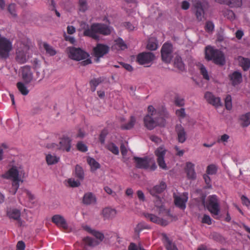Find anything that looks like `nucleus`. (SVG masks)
<instances>
[{
	"instance_id": "nucleus-6",
	"label": "nucleus",
	"mask_w": 250,
	"mask_h": 250,
	"mask_svg": "<svg viewBox=\"0 0 250 250\" xmlns=\"http://www.w3.org/2000/svg\"><path fill=\"white\" fill-rule=\"evenodd\" d=\"M66 51L69 58L76 60L80 61L88 57V54L80 48L69 47L66 48Z\"/></svg>"
},
{
	"instance_id": "nucleus-50",
	"label": "nucleus",
	"mask_w": 250,
	"mask_h": 250,
	"mask_svg": "<svg viewBox=\"0 0 250 250\" xmlns=\"http://www.w3.org/2000/svg\"><path fill=\"white\" fill-rule=\"evenodd\" d=\"M79 10L80 11L84 12L87 9V3L86 0H79Z\"/></svg>"
},
{
	"instance_id": "nucleus-51",
	"label": "nucleus",
	"mask_w": 250,
	"mask_h": 250,
	"mask_svg": "<svg viewBox=\"0 0 250 250\" xmlns=\"http://www.w3.org/2000/svg\"><path fill=\"white\" fill-rule=\"evenodd\" d=\"M116 44L122 50L126 48L127 46L124 41L121 38H118L115 40Z\"/></svg>"
},
{
	"instance_id": "nucleus-24",
	"label": "nucleus",
	"mask_w": 250,
	"mask_h": 250,
	"mask_svg": "<svg viewBox=\"0 0 250 250\" xmlns=\"http://www.w3.org/2000/svg\"><path fill=\"white\" fill-rule=\"evenodd\" d=\"M229 78L233 85L235 86L240 83L242 82L241 73L239 71H234L229 75Z\"/></svg>"
},
{
	"instance_id": "nucleus-2",
	"label": "nucleus",
	"mask_w": 250,
	"mask_h": 250,
	"mask_svg": "<svg viewBox=\"0 0 250 250\" xmlns=\"http://www.w3.org/2000/svg\"><path fill=\"white\" fill-rule=\"evenodd\" d=\"M206 59L208 61L213 60L218 65H223L225 63V58L223 52L210 46L206 48Z\"/></svg>"
},
{
	"instance_id": "nucleus-38",
	"label": "nucleus",
	"mask_w": 250,
	"mask_h": 250,
	"mask_svg": "<svg viewBox=\"0 0 250 250\" xmlns=\"http://www.w3.org/2000/svg\"><path fill=\"white\" fill-rule=\"evenodd\" d=\"M174 66L181 71L185 69V65L181 58L179 56H176L174 59Z\"/></svg>"
},
{
	"instance_id": "nucleus-62",
	"label": "nucleus",
	"mask_w": 250,
	"mask_h": 250,
	"mask_svg": "<svg viewBox=\"0 0 250 250\" xmlns=\"http://www.w3.org/2000/svg\"><path fill=\"white\" fill-rule=\"evenodd\" d=\"M124 26L129 31H133L134 26L129 22H125L123 23Z\"/></svg>"
},
{
	"instance_id": "nucleus-35",
	"label": "nucleus",
	"mask_w": 250,
	"mask_h": 250,
	"mask_svg": "<svg viewBox=\"0 0 250 250\" xmlns=\"http://www.w3.org/2000/svg\"><path fill=\"white\" fill-rule=\"evenodd\" d=\"M7 215L10 218L18 220L20 218V211L17 209H10L7 211Z\"/></svg>"
},
{
	"instance_id": "nucleus-41",
	"label": "nucleus",
	"mask_w": 250,
	"mask_h": 250,
	"mask_svg": "<svg viewBox=\"0 0 250 250\" xmlns=\"http://www.w3.org/2000/svg\"><path fill=\"white\" fill-rule=\"evenodd\" d=\"M106 148L115 155H118L119 151L117 146L113 143H108L106 146Z\"/></svg>"
},
{
	"instance_id": "nucleus-7",
	"label": "nucleus",
	"mask_w": 250,
	"mask_h": 250,
	"mask_svg": "<svg viewBox=\"0 0 250 250\" xmlns=\"http://www.w3.org/2000/svg\"><path fill=\"white\" fill-rule=\"evenodd\" d=\"M93 55L95 57V61L98 62L100 61V58L103 57L104 55L107 54L109 51V47L107 45L98 43L97 45L93 48Z\"/></svg>"
},
{
	"instance_id": "nucleus-56",
	"label": "nucleus",
	"mask_w": 250,
	"mask_h": 250,
	"mask_svg": "<svg viewBox=\"0 0 250 250\" xmlns=\"http://www.w3.org/2000/svg\"><path fill=\"white\" fill-rule=\"evenodd\" d=\"M77 146L78 149L82 152H85L87 150L86 146L82 142L78 143Z\"/></svg>"
},
{
	"instance_id": "nucleus-8",
	"label": "nucleus",
	"mask_w": 250,
	"mask_h": 250,
	"mask_svg": "<svg viewBox=\"0 0 250 250\" xmlns=\"http://www.w3.org/2000/svg\"><path fill=\"white\" fill-rule=\"evenodd\" d=\"M161 57L163 62L169 63L172 58V46L171 44H164L161 49Z\"/></svg>"
},
{
	"instance_id": "nucleus-64",
	"label": "nucleus",
	"mask_w": 250,
	"mask_h": 250,
	"mask_svg": "<svg viewBox=\"0 0 250 250\" xmlns=\"http://www.w3.org/2000/svg\"><path fill=\"white\" fill-rule=\"evenodd\" d=\"M140 247L141 246H139V248H138L135 243H131L128 247V250H140Z\"/></svg>"
},
{
	"instance_id": "nucleus-9",
	"label": "nucleus",
	"mask_w": 250,
	"mask_h": 250,
	"mask_svg": "<svg viewBox=\"0 0 250 250\" xmlns=\"http://www.w3.org/2000/svg\"><path fill=\"white\" fill-rule=\"evenodd\" d=\"M204 7L205 4L199 0L195 1L193 4V11L198 21H201L205 18Z\"/></svg>"
},
{
	"instance_id": "nucleus-57",
	"label": "nucleus",
	"mask_w": 250,
	"mask_h": 250,
	"mask_svg": "<svg viewBox=\"0 0 250 250\" xmlns=\"http://www.w3.org/2000/svg\"><path fill=\"white\" fill-rule=\"evenodd\" d=\"M176 114L178 116L182 118H184L186 116V114L185 113V109L184 108H182L180 109H178L176 110Z\"/></svg>"
},
{
	"instance_id": "nucleus-26",
	"label": "nucleus",
	"mask_w": 250,
	"mask_h": 250,
	"mask_svg": "<svg viewBox=\"0 0 250 250\" xmlns=\"http://www.w3.org/2000/svg\"><path fill=\"white\" fill-rule=\"evenodd\" d=\"M3 177L6 179L19 178V171L16 167H12L3 175Z\"/></svg>"
},
{
	"instance_id": "nucleus-60",
	"label": "nucleus",
	"mask_w": 250,
	"mask_h": 250,
	"mask_svg": "<svg viewBox=\"0 0 250 250\" xmlns=\"http://www.w3.org/2000/svg\"><path fill=\"white\" fill-rule=\"evenodd\" d=\"M202 222L208 225H210L211 224V219L209 216L205 214L202 219Z\"/></svg>"
},
{
	"instance_id": "nucleus-34",
	"label": "nucleus",
	"mask_w": 250,
	"mask_h": 250,
	"mask_svg": "<svg viewBox=\"0 0 250 250\" xmlns=\"http://www.w3.org/2000/svg\"><path fill=\"white\" fill-rule=\"evenodd\" d=\"M98 28L100 29L99 34L104 35H108L111 33V30L109 27L104 24L97 23Z\"/></svg>"
},
{
	"instance_id": "nucleus-61",
	"label": "nucleus",
	"mask_w": 250,
	"mask_h": 250,
	"mask_svg": "<svg viewBox=\"0 0 250 250\" xmlns=\"http://www.w3.org/2000/svg\"><path fill=\"white\" fill-rule=\"evenodd\" d=\"M241 200L243 205L246 206L247 207L250 206V201L246 196L245 195H242L241 196Z\"/></svg>"
},
{
	"instance_id": "nucleus-27",
	"label": "nucleus",
	"mask_w": 250,
	"mask_h": 250,
	"mask_svg": "<svg viewBox=\"0 0 250 250\" xmlns=\"http://www.w3.org/2000/svg\"><path fill=\"white\" fill-rule=\"evenodd\" d=\"M96 202V197L92 192H88L84 195L83 197V203L84 204L88 205L95 204Z\"/></svg>"
},
{
	"instance_id": "nucleus-32",
	"label": "nucleus",
	"mask_w": 250,
	"mask_h": 250,
	"mask_svg": "<svg viewBox=\"0 0 250 250\" xmlns=\"http://www.w3.org/2000/svg\"><path fill=\"white\" fill-rule=\"evenodd\" d=\"M241 125L245 127L250 125V112L241 115L240 117Z\"/></svg>"
},
{
	"instance_id": "nucleus-23",
	"label": "nucleus",
	"mask_w": 250,
	"mask_h": 250,
	"mask_svg": "<svg viewBox=\"0 0 250 250\" xmlns=\"http://www.w3.org/2000/svg\"><path fill=\"white\" fill-rule=\"evenodd\" d=\"M102 214L104 219L111 220L116 216L117 211L110 208H105L103 209Z\"/></svg>"
},
{
	"instance_id": "nucleus-5",
	"label": "nucleus",
	"mask_w": 250,
	"mask_h": 250,
	"mask_svg": "<svg viewBox=\"0 0 250 250\" xmlns=\"http://www.w3.org/2000/svg\"><path fill=\"white\" fill-rule=\"evenodd\" d=\"M12 49V42L0 34V57L7 58Z\"/></svg>"
},
{
	"instance_id": "nucleus-49",
	"label": "nucleus",
	"mask_w": 250,
	"mask_h": 250,
	"mask_svg": "<svg viewBox=\"0 0 250 250\" xmlns=\"http://www.w3.org/2000/svg\"><path fill=\"white\" fill-rule=\"evenodd\" d=\"M225 106L227 109L230 110L232 108V104H231V97L230 95H228L226 96L225 98Z\"/></svg>"
},
{
	"instance_id": "nucleus-21",
	"label": "nucleus",
	"mask_w": 250,
	"mask_h": 250,
	"mask_svg": "<svg viewBox=\"0 0 250 250\" xmlns=\"http://www.w3.org/2000/svg\"><path fill=\"white\" fill-rule=\"evenodd\" d=\"M166 188L167 185L165 182L162 181L159 185H156L152 188L148 189V191L153 196H157V194L163 192Z\"/></svg>"
},
{
	"instance_id": "nucleus-10",
	"label": "nucleus",
	"mask_w": 250,
	"mask_h": 250,
	"mask_svg": "<svg viewBox=\"0 0 250 250\" xmlns=\"http://www.w3.org/2000/svg\"><path fill=\"white\" fill-rule=\"evenodd\" d=\"M92 234L98 240H95L90 237H86L83 239V241L90 246H95L102 242L104 238V235L102 232L96 231H92Z\"/></svg>"
},
{
	"instance_id": "nucleus-20",
	"label": "nucleus",
	"mask_w": 250,
	"mask_h": 250,
	"mask_svg": "<svg viewBox=\"0 0 250 250\" xmlns=\"http://www.w3.org/2000/svg\"><path fill=\"white\" fill-rule=\"evenodd\" d=\"M71 140L68 137H64L61 139L58 145V150L69 152L71 148Z\"/></svg>"
},
{
	"instance_id": "nucleus-28",
	"label": "nucleus",
	"mask_w": 250,
	"mask_h": 250,
	"mask_svg": "<svg viewBox=\"0 0 250 250\" xmlns=\"http://www.w3.org/2000/svg\"><path fill=\"white\" fill-rule=\"evenodd\" d=\"M162 235L165 240V247L167 250H178L175 244L168 238L166 234L164 233Z\"/></svg>"
},
{
	"instance_id": "nucleus-45",
	"label": "nucleus",
	"mask_w": 250,
	"mask_h": 250,
	"mask_svg": "<svg viewBox=\"0 0 250 250\" xmlns=\"http://www.w3.org/2000/svg\"><path fill=\"white\" fill-rule=\"evenodd\" d=\"M223 15L230 20H233L235 19L234 12L229 9H226L223 11Z\"/></svg>"
},
{
	"instance_id": "nucleus-17",
	"label": "nucleus",
	"mask_w": 250,
	"mask_h": 250,
	"mask_svg": "<svg viewBox=\"0 0 250 250\" xmlns=\"http://www.w3.org/2000/svg\"><path fill=\"white\" fill-rule=\"evenodd\" d=\"M204 97L207 101L210 104L215 107H218L221 105L220 98L215 97L212 93L207 92L205 93Z\"/></svg>"
},
{
	"instance_id": "nucleus-42",
	"label": "nucleus",
	"mask_w": 250,
	"mask_h": 250,
	"mask_svg": "<svg viewBox=\"0 0 250 250\" xmlns=\"http://www.w3.org/2000/svg\"><path fill=\"white\" fill-rule=\"evenodd\" d=\"M200 73L202 75L204 79L206 80H209L210 78L206 68L203 64L200 65Z\"/></svg>"
},
{
	"instance_id": "nucleus-14",
	"label": "nucleus",
	"mask_w": 250,
	"mask_h": 250,
	"mask_svg": "<svg viewBox=\"0 0 250 250\" xmlns=\"http://www.w3.org/2000/svg\"><path fill=\"white\" fill-rule=\"evenodd\" d=\"M34 74L33 79L35 81H40L44 77V71L39 61L37 59L34 61Z\"/></svg>"
},
{
	"instance_id": "nucleus-53",
	"label": "nucleus",
	"mask_w": 250,
	"mask_h": 250,
	"mask_svg": "<svg viewBox=\"0 0 250 250\" xmlns=\"http://www.w3.org/2000/svg\"><path fill=\"white\" fill-rule=\"evenodd\" d=\"M175 104L176 105L178 106H183L185 104L184 99L180 98L178 96H176L175 97Z\"/></svg>"
},
{
	"instance_id": "nucleus-30",
	"label": "nucleus",
	"mask_w": 250,
	"mask_h": 250,
	"mask_svg": "<svg viewBox=\"0 0 250 250\" xmlns=\"http://www.w3.org/2000/svg\"><path fill=\"white\" fill-rule=\"evenodd\" d=\"M238 60L240 65L243 68L244 71H247L250 68V59L240 56L238 58Z\"/></svg>"
},
{
	"instance_id": "nucleus-40",
	"label": "nucleus",
	"mask_w": 250,
	"mask_h": 250,
	"mask_svg": "<svg viewBox=\"0 0 250 250\" xmlns=\"http://www.w3.org/2000/svg\"><path fill=\"white\" fill-rule=\"evenodd\" d=\"M43 47L46 51V53L48 54L49 55L53 56L56 54V51L47 43L44 42L43 44Z\"/></svg>"
},
{
	"instance_id": "nucleus-11",
	"label": "nucleus",
	"mask_w": 250,
	"mask_h": 250,
	"mask_svg": "<svg viewBox=\"0 0 250 250\" xmlns=\"http://www.w3.org/2000/svg\"><path fill=\"white\" fill-rule=\"evenodd\" d=\"M133 160L136 163V167L145 169L149 167L151 161V158L148 157L143 158L134 157Z\"/></svg>"
},
{
	"instance_id": "nucleus-48",
	"label": "nucleus",
	"mask_w": 250,
	"mask_h": 250,
	"mask_svg": "<svg viewBox=\"0 0 250 250\" xmlns=\"http://www.w3.org/2000/svg\"><path fill=\"white\" fill-rule=\"evenodd\" d=\"M68 183L70 187L73 188L78 187L81 185L79 180H75L73 178L69 179L68 180Z\"/></svg>"
},
{
	"instance_id": "nucleus-44",
	"label": "nucleus",
	"mask_w": 250,
	"mask_h": 250,
	"mask_svg": "<svg viewBox=\"0 0 250 250\" xmlns=\"http://www.w3.org/2000/svg\"><path fill=\"white\" fill-rule=\"evenodd\" d=\"M242 5V0H229V6L231 8L240 7Z\"/></svg>"
},
{
	"instance_id": "nucleus-22",
	"label": "nucleus",
	"mask_w": 250,
	"mask_h": 250,
	"mask_svg": "<svg viewBox=\"0 0 250 250\" xmlns=\"http://www.w3.org/2000/svg\"><path fill=\"white\" fill-rule=\"evenodd\" d=\"M184 198H181L180 196L174 194V203L176 206L180 208L184 209L186 208V203L188 200V196L187 193H184Z\"/></svg>"
},
{
	"instance_id": "nucleus-25",
	"label": "nucleus",
	"mask_w": 250,
	"mask_h": 250,
	"mask_svg": "<svg viewBox=\"0 0 250 250\" xmlns=\"http://www.w3.org/2000/svg\"><path fill=\"white\" fill-rule=\"evenodd\" d=\"M194 165L190 162L186 163V167L185 169L187 176L188 179L194 180L196 178V173L194 169Z\"/></svg>"
},
{
	"instance_id": "nucleus-18",
	"label": "nucleus",
	"mask_w": 250,
	"mask_h": 250,
	"mask_svg": "<svg viewBox=\"0 0 250 250\" xmlns=\"http://www.w3.org/2000/svg\"><path fill=\"white\" fill-rule=\"evenodd\" d=\"M51 221L57 226L61 227L64 229H68V226L64 218L59 214L54 215L52 217Z\"/></svg>"
},
{
	"instance_id": "nucleus-39",
	"label": "nucleus",
	"mask_w": 250,
	"mask_h": 250,
	"mask_svg": "<svg viewBox=\"0 0 250 250\" xmlns=\"http://www.w3.org/2000/svg\"><path fill=\"white\" fill-rule=\"evenodd\" d=\"M60 158L55 155H52L48 154L46 156V160L48 165H51L57 163L59 161Z\"/></svg>"
},
{
	"instance_id": "nucleus-4",
	"label": "nucleus",
	"mask_w": 250,
	"mask_h": 250,
	"mask_svg": "<svg viewBox=\"0 0 250 250\" xmlns=\"http://www.w3.org/2000/svg\"><path fill=\"white\" fill-rule=\"evenodd\" d=\"M205 207L214 215H218L220 212V206L218 199L215 195L208 197Z\"/></svg>"
},
{
	"instance_id": "nucleus-37",
	"label": "nucleus",
	"mask_w": 250,
	"mask_h": 250,
	"mask_svg": "<svg viewBox=\"0 0 250 250\" xmlns=\"http://www.w3.org/2000/svg\"><path fill=\"white\" fill-rule=\"evenodd\" d=\"M87 162L91 167V170L92 171H95L96 169L100 167V164L97 162L94 158L91 157H88L87 159Z\"/></svg>"
},
{
	"instance_id": "nucleus-13",
	"label": "nucleus",
	"mask_w": 250,
	"mask_h": 250,
	"mask_svg": "<svg viewBox=\"0 0 250 250\" xmlns=\"http://www.w3.org/2000/svg\"><path fill=\"white\" fill-rule=\"evenodd\" d=\"M166 150L163 147L160 146L155 150V155L157 157V163L160 167L164 169H167V167L164 161V156L166 154Z\"/></svg>"
},
{
	"instance_id": "nucleus-1",
	"label": "nucleus",
	"mask_w": 250,
	"mask_h": 250,
	"mask_svg": "<svg viewBox=\"0 0 250 250\" xmlns=\"http://www.w3.org/2000/svg\"><path fill=\"white\" fill-rule=\"evenodd\" d=\"M148 113L144 118L145 126L149 130H152L157 126H164L165 120L162 117L160 112L157 111L153 106L147 108Z\"/></svg>"
},
{
	"instance_id": "nucleus-15",
	"label": "nucleus",
	"mask_w": 250,
	"mask_h": 250,
	"mask_svg": "<svg viewBox=\"0 0 250 250\" xmlns=\"http://www.w3.org/2000/svg\"><path fill=\"white\" fill-rule=\"evenodd\" d=\"M99 28L97 23L92 24L89 28L85 29L83 32V35L88 36L92 39L98 40H99Z\"/></svg>"
},
{
	"instance_id": "nucleus-19",
	"label": "nucleus",
	"mask_w": 250,
	"mask_h": 250,
	"mask_svg": "<svg viewBox=\"0 0 250 250\" xmlns=\"http://www.w3.org/2000/svg\"><path fill=\"white\" fill-rule=\"evenodd\" d=\"M175 131L177 135V140L179 143H184L187 140V135L184 128L181 125H176Z\"/></svg>"
},
{
	"instance_id": "nucleus-3",
	"label": "nucleus",
	"mask_w": 250,
	"mask_h": 250,
	"mask_svg": "<svg viewBox=\"0 0 250 250\" xmlns=\"http://www.w3.org/2000/svg\"><path fill=\"white\" fill-rule=\"evenodd\" d=\"M29 69L30 68L28 66H25L22 69V78L25 83L20 82H18L16 84L18 90L23 96L27 95L29 92V90L26 85V84L29 83L31 80V73L30 72L28 73Z\"/></svg>"
},
{
	"instance_id": "nucleus-12",
	"label": "nucleus",
	"mask_w": 250,
	"mask_h": 250,
	"mask_svg": "<svg viewBox=\"0 0 250 250\" xmlns=\"http://www.w3.org/2000/svg\"><path fill=\"white\" fill-rule=\"evenodd\" d=\"M155 56L151 52H143L138 55L137 61L140 64H145L152 61Z\"/></svg>"
},
{
	"instance_id": "nucleus-43",
	"label": "nucleus",
	"mask_w": 250,
	"mask_h": 250,
	"mask_svg": "<svg viewBox=\"0 0 250 250\" xmlns=\"http://www.w3.org/2000/svg\"><path fill=\"white\" fill-rule=\"evenodd\" d=\"M102 80L101 78L94 79L92 80L90 82L92 91H95L97 86H98L101 83H102Z\"/></svg>"
},
{
	"instance_id": "nucleus-36",
	"label": "nucleus",
	"mask_w": 250,
	"mask_h": 250,
	"mask_svg": "<svg viewBox=\"0 0 250 250\" xmlns=\"http://www.w3.org/2000/svg\"><path fill=\"white\" fill-rule=\"evenodd\" d=\"M136 123V119L134 116H131L130 120L127 124L122 125L121 126V129L123 130H129L132 129Z\"/></svg>"
},
{
	"instance_id": "nucleus-55",
	"label": "nucleus",
	"mask_w": 250,
	"mask_h": 250,
	"mask_svg": "<svg viewBox=\"0 0 250 250\" xmlns=\"http://www.w3.org/2000/svg\"><path fill=\"white\" fill-rule=\"evenodd\" d=\"M8 11L13 16H16V5L14 3H11L8 7Z\"/></svg>"
},
{
	"instance_id": "nucleus-16",
	"label": "nucleus",
	"mask_w": 250,
	"mask_h": 250,
	"mask_svg": "<svg viewBox=\"0 0 250 250\" xmlns=\"http://www.w3.org/2000/svg\"><path fill=\"white\" fill-rule=\"evenodd\" d=\"M143 214L146 218L149 219L152 222L159 224L162 226H166L168 224L167 220L160 218L153 214L144 212Z\"/></svg>"
},
{
	"instance_id": "nucleus-31",
	"label": "nucleus",
	"mask_w": 250,
	"mask_h": 250,
	"mask_svg": "<svg viewBox=\"0 0 250 250\" xmlns=\"http://www.w3.org/2000/svg\"><path fill=\"white\" fill-rule=\"evenodd\" d=\"M74 174L79 180L83 181L84 178V173L83 168L77 165L75 167Z\"/></svg>"
},
{
	"instance_id": "nucleus-47",
	"label": "nucleus",
	"mask_w": 250,
	"mask_h": 250,
	"mask_svg": "<svg viewBox=\"0 0 250 250\" xmlns=\"http://www.w3.org/2000/svg\"><path fill=\"white\" fill-rule=\"evenodd\" d=\"M12 188H13V194H15L19 187V182L20 181V180L19 178H17V179H12Z\"/></svg>"
},
{
	"instance_id": "nucleus-63",
	"label": "nucleus",
	"mask_w": 250,
	"mask_h": 250,
	"mask_svg": "<svg viewBox=\"0 0 250 250\" xmlns=\"http://www.w3.org/2000/svg\"><path fill=\"white\" fill-rule=\"evenodd\" d=\"M25 244L22 241H19L17 245V250H24Z\"/></svg>"
},
{
	"instance_id": "nucleus-33",
	"label": "nucleus",
	"mask_w": 250,
	"mask_h": 250,
	"mask_svg": "<svg viewBox=\"0 0 250 250\" xmlns=\"http://www.w3.org/2000/svg\"><path fill=\"white\" fill-rule=\"evenodd\" d=\"M146 47L148 50L151 51L156 50L158 48V41L157 39L155 38L149 39Z\"/></svg>"
},
{
	"instance_id": "nucleus-52",
	"label": "nucleus",
	"mask_w": 250,
	"mask_h": 250,
	"mask_svg": "<svg viewBox=\"0 0 250 250\" xmlns=\"http://www.w3.org/2000/svg\"><path fill=\"white\" fill-rule=\"evenodd\" d=\"M108 134L107 130L106 129H103L99 136V140L102 144H104L105 142V138Z\"/></svg>"
},
{
	"instance_id": "nucleus-54",
	"label": "nucleus",
	"mask_w": 250,
	"mask_h": 250,
	"mask_svg": "<svg viewBox=\"0 0 250 250\" xmlns=\"http://www.w3.org/2000/svg\"><path fill=\"white\" fill-rule=\"evenodd\" d=\"M216 167L213 165H210L208 167L206 172L208 174L212 175L216 173Z\"/></svg>"
},
{
	"instance_id": "nucleus-59",
	"label": "nucleus",
	"mask_w": 250,
	"mask_h": 250,
	"mask_svg": "<svg viewBox=\"0 0 250 250\" xmlns=\"http://www.w3.org/2000/svg\"><path fill=\"white\" fill-rule=\"evenodd\" d=\"M229 138V136L228 134H224L223 135H222L219 139H218L217 142L218 143L227 142L228 141Z\"/></svg>"
},
{
	"instance_id": "nucleus-58",
	"label": "nucleus",
	"mask_w": 250,
	"mask_h": 250,
	"mask_svg": "<svg viewBox=\"0 0 250 250\" xmlns=\"http://www.w3.org/2000/svg\"><path fill=\"white\" fill-rule=\"evenodd\" d=\"M206 29L208 32L212 31L214 29L213 23L210 21H207L206 24Z\"/></svg>"
},
{
	"instance_id": "nucleus-46",
	"label": "nucleus",
	"mask_w": 250,
	"mask_h": 250,
	"mask_svg": "<svg viewBox=\"0 0 250 250\" xmlns=\"http://www.w3.org/2000/svg\"><path fill=\"white\" fill-rule=\"evenodd\" d=\"M210 238L214 240L219 242L221 243L225 242L224 238L219 234L217 233H213L210 235Z\"/></svg>"
},
{
	"instance_id": "nucleus-29",
	"label": "nucleus",
	"mask_w": 250,
	"mask_h": 250,
	"mask_svg": "<svg viewBox=\"0 0 250 250\" xmlns=\"http://www.w3.org/2000/svg\"><path fill=\"white\" fill-rule=\"evenodd\" d=\"M150 227L144 222L138 223L134 228V231L138 237H139L140 232L143 229H149Z\"/></svg>"
}]
</instances>
